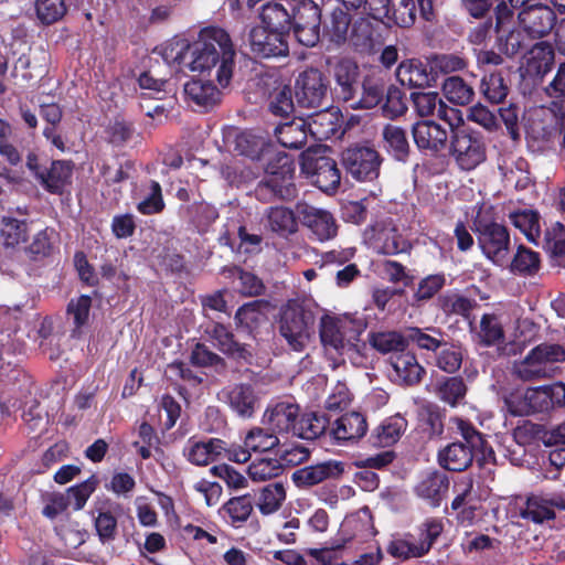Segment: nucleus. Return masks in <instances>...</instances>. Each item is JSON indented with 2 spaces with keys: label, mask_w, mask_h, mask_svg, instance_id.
<instances>
[{
  "label": "nucleus",
  "mask_w": 565,
  "mask_h": 565,
  "mask_svg": "<svg viewBox=\"0 0 565 565\" xmlns=\"http://www.w3.org/2000/svg\"><path fill=\"white\" fill-rule=\"evenodd\" d=\"M235 57L230 34L218 26L204 28L192 43L175 42L163 52L167 63L186 65L192 72L204 73L215 68L216 81L223 88L232 81Z\"/></svg>",
  "instance_id": "1"
},
{
  "label": "nucleus",
  "mask_w": 565,
  "mask_h": 565,
  "mask_svg": "<svg viewBox=\"0 0 565 565\" xmlns=\"http://www.w3.org/2000/svg\"><path fill=\"white\" fill-rule=\"evenodd\" d=\"M263 423L278 435L290 434L305 440H315L326 433L329 418L317 412L300 414L299 405L286 398L267 406Z\"/></svg>",
  "instance_id": "2"
},
{
  "label": "nucleus",
  "mask_w": 565,
  "mask_h": 565,
  "mask_svg": "<svg viewBox=\"0 0 565 565\" xmlns=\"http://www.w3.org/2000/svg\"><path fill=\"white\" fill-rule=\"evenodd\" d=\"M458 431L461 440L454 441L439 451L438 460L441 467L449 471H463L476 459L480 466L494 462L495 454L486 436L471 423L459 419Z\"/></svg>",
  "instance_id": "3"
},
{
  "label": "nucleus",
  "mask_w": 565,
  "mask_h": 565,
  "mask_svg": "<svg viewBox=\"0 0 565 565\" xmlns=\"http://www.w3.org/2000/svg\"><path fill=\"white\" fill-rule=\"evenodd\" d=\"M504 407L512 416L550 415L565 406V384L514 388L502 396Z\"/></svg>",
  "instance_id": "4"
},
{
  "label": "nucleus",
  "mask_w": 565,
  "mask_h": 565,
  "mask_svg": "<svg viewBox=\"0 0 565 565\" xmlns=\"http://www.w3.org/2000/svg\"><path fill=\"white\" fill-rule=\"evenodd\" d=\"M296 167L286 153H277L270 159L265 169V175L255 189V195L259 201H291L298 190L295 184Z\"/></svg>",
  "instance_id": "5"
},
{
  "label": "nucleus",
  "mask_w": 565,
  "mask_h": 565,
  "mask_svg": "<svg viewBox=\"0 0 565 565\" xmlns=\"http://www.w3.org/2000/svg\"><path fill=\"white\" fill-rule=\"evenodd\" d=\"M565 362V349L558 343H541L531 349L527 354L514 361L511 375L523 383L540 382L555 375V364Z\"/></svg>",
  "instance_id": "6"
},
{
  "label": "nucleus",
  "mask_w": 565,
  "mask_h": 565,
  "mask_svg": "<svg viewBox=\"0 0 565 565\" xmlns=\"http://www.w3.org/2000/svg\"><path fill=\"white\" fill-rule=\"evenodd\" d=\"M317 309L305 302L289 300L280 311L279 333L295 352H302L315 334Z\"/></svg>",
  "instance_id": "7"
},
{
  "label": "nucleus",
  "mask_w": 565,
  "mask_h": 565,
  "mask_svg": "<svg viewBox=\"0 0 565 565\" xmlns=\"http://www.w3.org/2000/svg\"><path fill=\"white\" fill-rule=\"evenodd\" d=\"M365 328L366 323L361 319L323 315L319 327L320 340L327 351L343 355L355 349Z\"/></svg>",
  "instance_id": "8"
},
{
  "label": "nucleus",
  "mask_w": 565,
  "mask_h": 565,
  "mask_svg": "<svg viewBox=\"0 0 565 565\" xmlns=\"http://www.w3.org/2000/svg\"><path fill=\"white\" fill-rule=\"evenodd\" d=\"M449 154L460 170L471 171L487 158V145L481 132L467 126L451 128Z\"/></svg>",
  "instance_id": "9"
},
{
  "label": "nucleus",
  "mask_w": 565,
  "mask_h": 565,
  "mask_svg": "<svg viewBox=\"0 0 565 565\" xmlns=\"http://www.w3.org/2000/svg\"><path fill=\"white\" fill-rule=\"evenodd\" d=\"M329 94V81L320 70L308 67L298 75L295 83V97L299 107L327 110ZM316 116L324 118L328 114L319 111Z\"/></svg>",
  "instance_id": "10"
},
{
  "label": "nucleus",
  "mask_w": 565,
  "mask_h": 565,
  "mask_svg": "<svg viewBox=\"0 0 565 565\" xmlns=\"http://www.w3.org/2000/svg\"><path fill=\"white\" fill-rule=\"evenodd\" d=\"M300 168L311 182L326 193L334 192L340 185L341 173L337 162L323 156L320 149L303 151Z\"/></svg>",
  "instance_id": "11"
},
{
  "label": "nucleus",
  "mask_w": 565,
  "mask_h": 565,
  "mask_svg": "<svg viewBox=\"0 0 565 565\" xmlns=\"http://www.w3.org/2000/svg\"><path fill=\"white\" fill-rule=\"evenodd\" d=\"M364 242L376 254H409L413 245L391 221L377 222L364 231Z\"/></svg>",
  "instance_id": "12"
},
{
  "label": "nucleus",
  "mask_w": 565,
  "mask_h": 565,
  "mask_svg": "<svg viewBox=\"0 0 565 565\" xmlns=\"http://www.w3.org/2000/svg\"><path fill=\"white\" fill-rule=\"evenodd\" d=\"M473 225L482 253L495 265L503 266L508 260L510 249L508 228L500 223L483 217H477Z\"/></svg>",
  "instance_id": "13"
},
{
  "label": "nucleus",
  "mask_w": 565,
  "mask_h": 565,
  "mask_svg": "<svg viewBox=\"0 0 565 565\" xmlns=\"http://www.w3.org/2000/svg\"><path fill=\"white\" fill-rule=\"evenodd\" d=\"M295 40L306 47L316 46L321 36V9L313 0L299 1L292 8L291 30Z\"/></svg>",
  "instance_id": "14"
},
{
  "label": "nucleus",
  "mask_w": 565,
  "mask_h": 565,
  "mask_svg": "<svg viewBox=\"0 0 565 565\" xmlns=\"http://www.w3.org/2000/svg\"><path fill=\"white\" fill-rule=\"evenodd\" d=\"M341 163L352 179L371 182L380 174L382 158L374 148L355 145L342 151Z\"/></svg>",
  "instance_id": "15"
},
{
  "label": "nucleus",
  "mask_w": 565,
  "mask_h": 565,
  "mask_svg": "<svg viewBox=\"0 0 565 565\" xmlns=\"http://www.w3.org/2000/svg\"><path fill=\"white\" fill-rule=\"evenodd\" d=\"M333 86H329L330 95L338 103L348 104L352 108L360 95V68L350 58H341L332 66Z\"/></svg>",
  "instance_id": "16"
},
{
  "label": "nucleus",
  "mask_w": 565,
  "mask_h": 565,
  "mask_svg": "<svg viewBox=\"0 0 565 565\" xmlns=\"http://www.w3.org/2000/svg\"><path fill=\"white\" fill-rule=\"evenodd\" d=\"M513 9L511 8V10ZM518 9H521L518 14L520 26L533 40L548 35L556 26L557 14L547 4L533 1L520 6ZM511 12L513 13V11Z\"/></svg>",
  "instance_id": "17"
},
{
  "label": "nucleus",
  "mask_w": 565,
  "mask_h": 565,
  "mask_svg": "<svg viewBox=\"0 0 565 565\" xmlns=\"http://www.w3.org/2000/svg\"><path fill=\"white\" fill-rule=\"evenodd\" d=\"M247 44L255 57L269 58L287 56L289 46L287 36L263 26H254L248 32Z\"/></svg>",
  "instance_id": "18"
},
{
  "label": "nucleus",
  "mask_w": 565,
  "mask_h": 565,
  "mask_svg": "<svg viewBox=\"0 0 565 565\" xmlns=\"http://www.w3.org/2000/svg\"><path fill=\"white\" fill-rule=\"evenodd\" d=\"M435 0H391V17L399 28H411L415 24L417 14L427 22L435 20Z\"/></svg>",
  "instance_id": "19"
},
{
  "label": "nucleus",
  "mask_w": 565,
  "mask_h": 565,
  "mask_svg": "<svg viewBox=\"0 0 565 565\" xmlns=\"http://www.w3.org/2000/svg\"><path fill=\"white\" fill-rule=\"evenodd\" d=\"M415 145L420 151L436 156L449 146L450 136L446 128L433 120L418 121L412 127Z\"/></svg>",
  "instance_id": "20"
},
{
  "label": "nucleus",
  "mask_w": 565,
  "mask_h": 565,
  "mask_svg": "<svg viewBox=\"0 0 565 565\" xmlns=\"http://www.w3.org/2000/svg\"><path fill=\"white\" fill-rule=\"evenodd\" d=\"M297 213L300 222L318 241H329L337 235L338 226L330 212L302 203L297 205Z\"/></svg>",
  "instance_id": "21"
},
{
  "label": "nucleus",
  "mask_w": 565,
  "mask_h": 565,
  "mask_svg": "<svg viewBox=\"0 0 565 565\" xmlns=\"http://www.w3.org/2000/svg\"><path fill=\"white\" fill-rule=\"evenodd\" d=\"M387 74L381 70H372L360 83V95L352 109H372L384 100L390 85Z\"/></svg>",
  "instance_id": "22"
},
{
  "label": "nucleus",
  "mask_w": 565,
  "mask_h": 565,
  "mask_svg": "<svg viewBox=\"0 0 565 565\" xmlns=\"http://www.w3.org/2000/svg\"><path fill=\"white\" fill-rule=\"evenodd\" d=\"M207 333L215 341V347L227 358L237 362H252L250 345L236 341L235 335L226 326L215 322L207 330Z\"/></svg>",
  "instance_id": "23"
},
{
  "label": "nucleus",
  "mask_w": 565,
  "mask_h": 565,
  "mask_svg": "<svg viewBox=\"0 0 565 565\" xmlns=\"http://www.w3.org/2000/svg\"><path fill=\"white\" fill-rule=\"evenodd\" d=\"M225 450V441L218 438L198 440L190 438L184 448L183 456L186 460L198 467H205L211 462L222 459V451Z\"/></svg>",
  "instance_id": "24"
},
{
  "label": "nucleus",
  "mask_w": 565,
  "mask_h": 565,
  "mask_svg": "<svg viewBox=\"0 0 565 565\" xmlns=\"http://www.w3.org/2000/svg\"><path fill=\"white\" fill-rule=\"evenodd\" d=\"M343 471V462L328 460L296 470L291 479L298 487H312L329 479H337Z\"/></svg>",
  "instance_id": "25"
},
{
  "label": "nucleus",
  "mask_w": 565,
  "mask_h": 565,
  "mask_svg": "<svg viewBox=\"0 0 565 565\" xmlns=\"http://www.w3.org/2000/svg\"><path fill=\"white\" fill-rule=\"evenodd\" d=\"M184 94L189 104L200 111H207L221 102V90L212 81L192 78L184 84Z\"/></svg>",
  "instance_id": "26"
},
{
  "label": "nucleus",
  "mask_w": 565,
  "mask_h": 565,
  "mask_svg": "<svg viewBox=\"0 0 565 565\" xmlns=\"http://www.w3.org/2000/svg\"><path fill=\"white\" fill-rule=\"evenodd\" d=\"M449 489L448 476L438 470L424 472L414 488L417 497L426 500L434 508L440 505Z\"/></svg>",
  "instance_id": "27"
},
{
  "label": "nucleus",
  "mask_w": 565,
  "mask_h": 565,
  "mask_svg": "<svg viewBox=\"0 0 565 565\" xmlns=\"http://www.w3.org/2000/svg\"><path fill=\"white\" fill-rule=\"evenodd\" d=\"M309 134L316 136L311 125L301 117L281 122L274 129V136L280 146L287 149H301L308 140Z\"/></svg>",
  "instance_id": "28"
},
{
  "label": "nucleus",
  "mask_w": 565,
  "mask_h": 565,
  "mask_svg": "<svg viewBox=\"0 0 565 565\" xmlns=\"http://www.w3.org/2000/svg\"><path fill=\"white\" fill-rule=\"evenodd\" d=\"M449 335L438 327H409L406 328L408 345L412 344L420 350L427 359L435 355Z\"/></svg>",
  "instance_id": "29"
},
{
  "label": "nucleus",
  "mask_w": 565,
  "mask_h": 565,
  "mask_svg": "<svg viewBox=\"0 0 565 565\" xmlns=\"http://www.w3.org/2000/svg\"><path fill=\"white\" fill-rule=\"evenodd\" d=\"M223 394L231 409L239 417L249 418L255 414L258 397L250 384H236L224 391Z\"/></svg>",
  "instance_id": "30"
},
{
  "label": "nucleus",
  "mask_w": 565,
  "mask_h": 565,
  "mask_svg": "<svg viewBox=\"0 0 565 565\" xmlns=\"http://www.w3.org/2000/svg\"><path fill=\"white\" fill-rule=\"evenodd\" d=\"M258 11L263 28L282 33L288 38L291 30L292 12L290 13L281 3L274 0L263 3Z\"/></svg>",
  "instance_id": "31"
},
{
  "label": "nucleus",
  "mask_w": 565,
  "mask_h": 565,
  "mask_svg": "<svg viewBox=\"0 0 565 565\" xmlns=\"http://www.w3.org/2000/svg\"><path fill=\"white\" fill-rule=\"evenodd\" d=\"M72 174L73 163L71 161L54 160L49 168L45 167L38 182L45 191L52 194H62L65 186L71 183Z\"/></svg>",
  "instance_id": "32"
},
{
  "label": "nucleus",
  "mask_w": 565,
  "mask_h": 565,
  "mask_svg": "<svg viewBox=\"0 0 565 565\" xmlns=\"http://www.w3.org/2000/svg\"><path fill=\"white\" fill-rule=\"evenodd\" d=\"M367 431L366 418L359 412H350L339 417L332 425L331 434L338 441L362 438Z\"/></svg>",
  "instance_id": "33"
},
{
  "label": "nucleus",
  "mask_w": 565,
  "mask_h": 565,
  "mask_svg": "<svg viewBox=\"0 0 565 565\" xmlns=\"http://www.w3.org/2000/svg\"><path fill=\"white\" fill-rule=\"evenodd\" d=\"M391 365L395 372L396 379L407 386L416 385L426 373L425 369L418 363L414 353L402 352L391 356Z\"/></svg>",
  "instance_id": "34"
},
{
  "label": "nucleus",
  "mask_w": 565,
  "mask_h": 565,
  "mask_svg": "<svg viewBox=\"0 0 565 565\" xmlns=\"http://www.w3.org/2000/svg\"><path fill=\"white\" fill-rule=\"evenodd\" d=\"M407 428V420L399 414L385 418L371 434L375 447H390L397 443Z\"/></svg>",
  "instance_id": "35"
},
{
  "label": "nucleus",
  "mask_w": 565,
  "mask_h": 565,
  "mask_svg": "<svg viewBox=\"0 0 565 565\" xmlns=\"http://www.w3.org/2000/svg\"><path fill=\"white\" fill-rule=\"evenodd\" d=\"M383 147L395 160L406 162L411 146L406 130L397 125L387 124L382 130Z\"/></svg>",
  "instance_id": "36"
},
{
  "label": "nucleus",
  "mask_w": 565,
  "mask_h": 565,
  "mask_svg": "<svg viewBox=\"0 0 565 565\" xmlns=\"http://www.w3.org/2000/svg\"><path fill=\"white\" fill-rule=\"evenodd\" d=\"M465 352L466 350L459 342H455L448 337L433 356L434 364L445 373L455 374L462 365Z\"/></svg>",
  "instance_id": "37"
},
{
  "label": "nucleus",
  "mask_w": 565,
  "mask_h": 565,
  "mask_svg": "<svg viewBox=\"0 0 565 565\" xmlns=\"http://www.w3.org/2000/svg\"><path fill=\"white\" fill-rule=\"evenodd\" d=\"M411 102L415 113L419 117H428L434 115L437 109L439 118L450 121L448 118V109L436 92L415 90L411 93ZM451 126V122H449Z\"/></svg>",
  "instance_id": "38"
},
{
  "label": "nucleus",
  "mask_w": 565,
  "mask_h": 565,
  "mask_svg": "<svg viewBox=\"0 0 565 565\" xmlns=\"http://www.w3.org/2000/svg\"><path fill=\"white\" fill-rule=\"evenodd\" d=\"M396 78L402 85L414 88H423L430 85L431 75L426 66L418 60H406L396 68Z\"/></svg>",
  "instance_id": "39"
},
{
  "label": "nucleus",
  "mask_w": 565,
  "mask_h": 565,
  "mask_svg": "<svg viewBox=\"0 0 565 565\" xmlns=\"http://www.w3.org/2000/svg\"><path fill=\"white\" fill-rule=\"evenodd\" d=\"M554 50L546 42L536 43L530 51L526 72L537 78H543L554 66Z\"/></svg>",
  "instance_id": "40"
},
{
  "label": "nucleus",
  "mask_w": 565,
  "mask_h": 565,
  "mask_svg": "<svg viewBox=\"0 0 565 565\" xmlns=\"http://www.w3.org/2000/svg\"><path fill=\"white\" fill-rule=\"evenodd\" d=\"M540 245L559 265L565 267V225L556 222L547 227Z\"/></svg>",
  "instance_id": "41"
},
{
  "label": "nucleus",
  "mask_w": 565,
  "mask_h": 565,
  "mask_svg": "<svg viewBox=\"0 0 565 565\" xmlns=\"http://www.w3.org/2000/svg\"><path fill=\"white\" fill-rule=\"evenodd\" d=\"M509 220L516 228H519L525 235V237L530 242L534 243L537 246L540 245L541 216L537 211L527 209L516 210L509 214Z\"/></svg>",
  "instance_id": "42"
},
{
  "label": "nucleus",
  "mask_w": 565,
  "mask_h": 565,
  "mask_svg": "<svg viewBox=\"0 0 565 565\" xmlns=\"http://www.w3.org/2000/svg\"><path fill=\"white\" fill-rule=\"evenodd\" d=\"M479 89L483 98L490 104H503L510 92L507 79L501 72H491L484 75Z\"/></svg>",
  "instance_id": "43"
},
{
  "label": "nucleus",
  "mask_w": 565,
  "mask_h": 565,
  "mask_svg": "<svg viewBox=\"0 0 565 565\" xmlns=\"http://www.w3.org/2000/svg\"><path fill=\"white\" fill-rule=\"evenodd\" d=\"M415 545L419 556H425L444 531V522L439 518H427L417 529Z\"/></svg>",
  "instance_id": "44"
},
{
  "label": "nucleus",
  "mask_w": 565,
  "mask_h": 565,
  "mask_svg": "<svg viewBox=\"0 0 565 565\" xmlns=\"http://www.w3.org/2000/svg\"><path fill=\"white\" fill-rule=\"evenodd\" d=\"M371 345L381 353H402L408 347L406 339V329L403 332L384 331L372 333L370 337Z\"/></svg>",
  "instance_id": "45"
},
{
  "label": "nucleus",
  "mask_w": 565,
  "mask_h": 565,
  "mask_svg": "<svg viewBox=\"0 0 565 565\" xmlns=\"http://www.w3.org/2000/svg\"><path fill=\"white\" fill-rule=\"evenodd\" d=\"M446 98L459 106L470 104L475 98L473 87L460 76H450L443 84Z\"/></svg>",
  "instance_id": "46"
},
{
  "label": "nucleus",
  "mask_w": 565,
  "mask_h": 565,
  "mask_svg": "<svg viewBox=\"0 0 565 565\" xmlns=\"http://www.w3.org/2000/svg\"><path fill=\"white\" fill-rule=\"evenodd\" d=\"M90 308L92 298L87 295H81L77 298H72L67 303L66 315L74 324L72 337H79L82 334V328L88 323Z\"/></svg>",
  "instance_id": "47"
},
{
  "label": "nucleus",
  "mask_w": 565,
  "mask_h": 565,
  "mask_svg": "<svg viewBox=\"0 0 565 565\" xmlns=\"http://www.w3.org/2000/svg\"><path fill=\"white\" fill-rule=\"evenodd\" d=\"M286 500V489L281 482H273L265 486L256 502L257 508L264 515L277 512Z\"/></svg>",
  "instance_id": "48"
},
{
  "label": "nucleus",
  "mask_w": 565,
  "mask_h": 565,
  "mask_svg": "<svg viewBox=\"0 0 565 565\" xmlns=\"http://www.w3.org/2000/svg\"><path fill=\"white\" fill-rule=\"evenodd\" d=\"M267 302L264 300H253L241 306L234 317L238 328H243L249 333L253 332L259 323L265 319L262 308H266Z\"/></svg>",
  "instance_id": "49"
},
{
  "label": "nucleus",
  "mask_w": 565,
  "mask_h": 565,
  "mask_svg": "<svg viewBox=\"0 0 565 565\" xmlns=\"http://www.w3.org/2000/svg\"><path fill=\"white\" fill-rule=\"evenodd\" d=\"M254 509V502L249 494L234 497L222 508L223 515L230 519V523L239 526L246 522Z\"/></svg>",
  "instance_id": "50"
},
{
  "label": "nucleus",
  "mask_w": 565,
  "mask_h": 565,
  "mask_svg": "<svg viewBox=\"0 0 565 565\" xmlns=\"http://www.w3.org/2000/svg\"><path fill=\"white\" fill-rule=\"evenodd\" d=\"M28 237V223L11 216H3L0 222V238L4 247H14Z\"/></svg>",
  "instance_id": "51"
},
{
  "label": "nucleus",
  "mask_w": 565,
  "mask_h": 565,
  "mask_svg": "<svg viewBox=\"0 0 565 565\" xmlns=\"http://www.w3.org/2000/svg\"><path fill=\"white\" fill-rule=\"evenodd\" d=\"M267 220L270 230L281 236L292 234L297 231L295 213L288 207H270L267 212Z\"/></svg>",
  "instance_id": "52"
},
{
  "label": "nucleus",
  "mask_w": 565,
  "mask_h": 565,
  "mask_svg": "<svg viewBox=\"0 0 565 565\" xmlns=\"http://www.w3.org/2000/svg\"><path fill=\"white\" fill-rule=\"evenodd\" d=\"M350 26L351 15L342 9H335L324 25V35L337 45L343 44L348 40Z\"/></svg>",
  "instance_id": "53"
},
{
  "label": "nucleus",
  "mask_w": 565,
  "mask_h": 565,
  "mask_svg": "<svg viewBox=\"0 0 565 565\" xmlns=\"http://www.w3.org/2000/svg\"><path fill=\"white\" fill-rule=\"evenodd\" d=\"M520 515L534 523L541 524L544 521L554 520L556 514L548 504L547 499L540 495L529 497L524 507L520 511Z\"/></svg>",
  "instance_id": "54"
},
{
  "label": "nucleus",
  "mask_w": 565,
  "mask_h": 565,
  "mask_svg": "<svg viewBox=\"0 0 565 565\" xmlns=\"http://www.w3.org/2000/svg\"><path fill=\"white\" fill-rule=\"evenodd\" d=\"M277 433L269 430V427H254L252 428L244 438V444L252 451L265 452L273 450L279 446V438Z\"/></svg>",
  "instance_id": "55"
},
{
  "label": "nucleus",
  "mask_w": 565,
  "mask_h": 565,
  "mask_svg": "<svg viewBox=\"0 0 565 565\" xmlns=\"http://www.w3.org/2000/svg\"><path fill=\"white\" fill-rule=\"evenodd\" d=\"M235 150L245 157L253 160L262 159L264 157L266 142L264 138L254 135L250 131H241L235 135L234 139Z\"/></svg>",
  "instance_id": "56"
},
{
  "label": "nucleus",
  "mask_w": 565,
  "mask_h": 565,
  "mask_svg": "<svg viewBox=\"0 0 565 565\" xmlns=\"http://www.w3.org/2000/svg\"><path fill=\"white\" fill-rule=\"evenodd\" d=\"M437 301L439 309L447 316L467 317L476 305L475 300L452 291L440 295Z\"/></svg>",
  "instance_id": "57"
},
{
  "label": "nucleus",
  "mask_w": 565,
  "mask_h": 565,
  "mask_svg": "<svg viewBox=\"0 0 565 565\" xmlns=\"http://www.w3.org/2000/svg\"><path fill=\"white\" fill-rule=\"evenodd\" d=\"M36 18L43 25H51L60 20L67 12L65 0H35Z\"/></svg>",
  "instance_id": "58"
},
{
  "label": "nucleus",
  "mask_w": 565,
  "mask_h": 565,
  "mask_svg": "<svg viewBox=\"0 0 565 565\" xmlns=\"http://www.w3.org/2000/svg\"><path fill=\"white\" fill-rule=\"evenodd\" d=\"M190 362L198 367H213L217 373L224 372L227 366L222 356L200 342L193 347L190 354Z\"/></svg>",
  "instance_id": "59"
},
{
  "label": "nucleus",
  "mask_w": 565,
  "mask_h": 565,
  "mask_svg": "<svg viewBox=\"0 0 565 565\" xmlns=\"http://www.w3.org/2000/svg\"><path fill=\"white\" fill-rule=\"evenodd\" d=\"M247 471L254 481H266L280 476L284 468L278 458H258L248 466Z\"/></svg>",
  "instance_id": "60"
},
{
  "label": "nucleus",
  "mask_w": 565,
  "mask_h": 565,
  "mask_svg": "<svg viewBox=\"0 0 565 565\" xmlns=\"http://www.w3.org/2000/svg\"><path fill=\"white\" fill-rule=\"evenodd\" d=\"M467 393V385L459 376L447 377L437 386V396L445 403L456 406Z\"/></svg>",
  "instance_id": "61"
},
{
  "label": "nucleus",
  "mask_w": 565,
  "mask_h": 565,
  "mask_svg": "<svg viewBox=\"0 0 565 565\" xmlns=\"http://www.w3.org/2000/svg\"><path fill=\"white\" fill-rule=\"evenodd\" d=\"M480 342L486 347L500 343L504 339V331L499 318L493 313H484L480 320Z\"/></svg>",
  "instance_id": "62"
},
{
  "label": "nucleus",
  "mask_w": 565,
  "mask_h": 565,
  "mask_svg": "<svg viewBox=\"0 0 565 565\" xmlns=\"http://www.w3.org/2000/svg\"><path fill=\"white\" fill-rule=\"evenodd\" d=\"M446 286V276L443 273L428 275L419 280L413 299L416 303H424L434 298Z\"/></svg>",
  "instance_id": "63"
},
{
  "label": "nucleus",
  "mask_w": 565,
  "mask_h": 565,
  "mask_svg": "<svg viewBox=\"0 0 565 565\" xmlns=\"http://www.w3.org/2000/svg\"><path fill=\"white\" fill-rule=\"evenodd\" d=\"M292 95L289 86L275 89L269 96L268 110L275 116L288 117L295 110Z\"/></svg>",
  "instance_id": "64"
}]
</instances>
